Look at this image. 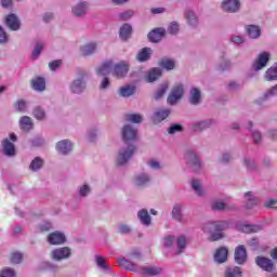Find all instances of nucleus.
I'll use <instances>...</instances> for the list:
<instances>
[{"label": "nucleus", "mask_w": 277, "mask_h": 277, "mask_svg": "<svg viewBox=\"0 0 277 277\" xmlns=\"http://www.w3.org/2000/svg\"><path fill=\"white\" fill-rule=\"evenodd\" d=\"M137 217L141 222V224H143L144 226H150L151 224V219H150V214H148V210L146 209H143V210H140L137 212Z\"/></svg>", "instance_id": "19"}, {"label": "nucleus", "mask_w": 277, "mask_h": 277, "mask_svg": "<svg viewBox=\"0 0 277 277\" xmlns=\"http://www.w3.org/2000/svg\"><path fill=\"white\" fill-rule=\"evenodd\" d=\"M253 127H254V124L252 123V121H248L247 129L251 133L253 143L259 144L263 140V137L261 136V132H259L258 130L252 129Z\"/></svg>", "instance_id": "22"}, {"label": "nucleus", "mask_w": 277, "mask_h": 277, "mask_svg": "<svg viewBox=\"0 0 277 277\" xmlns=\"http://www.w3.org/2000/svg\"><path fill=\"white\" fill-rule=\"evenodd\" d=\"M168 116H170V109H158L154 114V120L156 122H163V120H166V118H168Z\"/></svg>", "instance_id": "30"}, {"label": "nucleus", "mask_w": 277, "mask_h": 277, "mask_svg": "<svg viewBox=\"0 0 277 277\" xmlns=\"http://www.w3.org/2000/svg\"><path fill=\"white\" fill-rule=\"evenodd\" d=\"M186 163L190 166V168L195 171L198 172L201 168L200 160H198V156H196V153L194 150H188L185 155Z\"/></svg>", "instance_id": "3"}, {"label": "nucleus", "mask_w": 277, "mask_h": 277, "mask_svg": "<svg viewBox=\"0 0 277 277\" xmlns=\"http://www.w3.org/2000/svg\"><path fill=\"white\" fill-rule=\"evenodd\" d=\"M127 122H133L134 124H140L142 122V115L140 114H128L126 115Z\"/></svg>", "instance_id": "42"}, {"label": "nucleus", "mask_w": 277, "mask_h": 277, "mask_svg": "<svg viewBox=\"0 0 277 277\" xmlns=\"http://www.w3.org/2000/svg\"><path fill=\"white\" fill-rule=\"evenodd\" d=\"M5 42H8V34L0 26V44H5Z\"/></svg>", "instance_id": "64"}, {"label": "nucleus", "mask_w": 277, "mask_h": 277, "mask_svg": "<svg viewBox=\"0 0 277 277\" xmlns=\"http://www.w3.org/2000/svg\"><path fill=\"white\" fill-rule=\"evenodd\" d=\"M215 263L222 264L228 261V249L226 247L219 248L214 253Z\"/></svg>", "instance_id": "12"}, {"label": "nucleus", "mask_w": 277, "mask_h": 277, "mask_svg": "<svg viewBox=\"0 0 277 277\" xmlns=\"http://www.w3.org/2000/svg\"><path fill=\"white\" fill-rule=\"evenodd\" d=\"M266 81H277V65H274L273 67L268 68L266 74Z\"/></svg>", "instance_id": "38"}, {"label": "nucleus", "mask_w": 277, "mask_h": 277, "mask_svg": "<svg viewBox=\"0 0 277 277\" xmlns=\"http://www.w3.org/2000/svg\"><path fill=\"white\" fill-rule=\"evenodd\" d=\"M153 55V50L150 48H143L136 55L137 62H148Z\"/></svg>", "instance_id": "21"}, {"label": "nucleus", "mask_w": 277, "mask_h": 277, "mask_svg": "<svg viewBox=\"0 0 277 277\" xmlns=\"http://www.w3.org/2000/svg\"><path fill=\"white\" fill-rule=\"evenodd\" d=\"M192 187L194 192H196L197 196H202V187L200 186V182L198 180H193Z\"/></svg>", "instance_id": "50"}, {"label": "nucleus", "mask_w": 277, "mask_h": 277, "mask_svg": "<svg viewBox=\"0 0 277 277\" xmlns=\"http://www.w3.org/2000/svg\"><path fill=\"white\" fill-rule=\"evenodd\" d=\"M3 153L6 157H14L16 155V147L14 143L10 142V138H4L2 141Z\"/></svg>", "instance_id": "14"}, {"label": "nucleus", "mask_w": 277, "mask_h": 277, "mask_svg": "<svg viewBox=\"0 0 277 277\" xmlns=\"http://www.w3.org/2000/svg\"><path fill=\"white\" fill-rule=\"evenodd\" d=\"M212 209L213 211H224V209H226V203L222 201L214 202L212 203Z\"/></svg>", "instance_id": "56"}, {"label": "nucleus", "mask_w": 277, "mask_h": 277, "mask_svg": "<svg viewBox=\"0 0 277 277\" xmlns=\"http://www.w3.org/2000/svg\"><path fill=\"white\" fill-rule=\"evenodd\" d=\"M267 62H269V53L268 52H262L258 55V58L253 63L254 70H263L267 66Z\"/></svg>", "instance_id": "6"}, {"label": "nucleus", "mask_w": 277, "mask_h": 277, "mask_svg": "<svg viewBox=\"0 0 277 277\" xmlns=\"http://www.w3.org/2000/svg\"><path fill=\"white\" fill-rule=\"evenodd\" d=\"M43 45L42 43H37L32 52L34 60H38L39 55L42 53Z\"/></svg>", "instance_id": "53"}, {"label": "nucleus", "mask_w": 277, "mask_h": 277, "mask_svg": "<svg viewBox=\"0 0 277 277\" xmlns=\"http://www.w3.org/2000/svg\"><path fill=\"white\" fill-rule=\"evenodd\" d=\"M235 263L238 265H243V245H239L235 249V254H234Z\"/></svg>", "instance_id": "33"}, {"label": "nucleus", "mask_w": 277, "mask_h": 277, "mask_svg": "<svg viewBox=\"0 0 277 277\" xmlns=\"http://www.w3.org/2000/svg\"><path fill=\"white\" fill-rule=\"evenodd\" d=\"M176 246H177V254H181L185 248H187V238L185 236H180L176 239Z\"/></svg>", "instance_id": "41"}, {"label": "nucleus", "mask_w": 277, "mask_h": 277, "mask_svg": "<svg viewBox=\"0 0 277 277\" xmlns=\"http://www.w3.org/2000/svg\"><path fill=\"white\" fill-rule=\"evenodd\" d=\"M150 182V177L146 174H141L138 176H136V185L141 186V185H146V183Z\"/></svg>", "instance_id": "49"}, {"label": "nucleus", "mask_w": 277, "mask_h": 277, "mask_svg": "<svg viewBox=\"0 0 277 277\" xmlns=\"http://www.w3.org/2000/svg\"><path fill=\"white\" fill-rule=\"evenodd\" d=\"M85 12H88V3L85 2H80L72 9L75 16H83Z\"/></svg>", "instance_id": "34"}, {"label": "nucleus", "mask_w": 277, "mask_h": 277, "mask_svg": "<svg viewBox=\"0 0 277 277\" xmlns=\"http://www.w3.org/2000/svg\"><path fill=\"white\" fill-rule=\"evenodd\" d=\"M245 166L249 170H256V162L250 158H245Z\"/></svg>", "instance_id": "54"}, {"label": "nucleus", "mask_w": 277, "mask_h": 277, "mask_svg": "<svg viewBox=\"0 0 277 277\" xmlns=\"http://www.w3.org/2000/svg\"><path fill=\"white\" fill-rule=\"evenodd\" d=\"M19 127L23 131H31L34 129V122L30 117L24 116L19 120Z\"/></svg>", "instance_id": "26"}, {"label": "nucleus", "mask_w": 277, "mask_h": 277, "mask_svg": "<svg viewBox=\"0 0 277 277\" xmlns=\"http://www.w3.org/2000/svg\"><path fill=\"white\" fill-rule=\"evenodd\" d=\"M264 206L267 209H277V199H268L265 201Z\"/></svg>", "instance_id": "62"}, {"label": "nucleus", "mask_w": 277, "mask_h": 277, "mask_svg": "<svg viewBox=\"0 0 277 277\" xmlns=\"http://www.w3.org/2000/svg\"><path fill=\"white\" fill-rule=\"evenodd\" d=\"M179 131H183V126L181 124H173L168 129V133L173 135V133H177Z\"/></svg>", "instance_id": "58"}, {"label": "nucleus", "mask_w": 277, "mask_h": 277, "mask_svg": "<svg viewBox=\"0 0 277 277\" xmlns=\"http://www.w3.org/2000/svg\"><path fill=\"white\" fill-rule=\"evenodd\" d=\"M137 148L135 145H128L127 149L120 150L117 157V166H124L133 157Z\"/></svg>", "instance_id": "1"}, {"label": "nucleus", "mask_w": 277, "mask_h": 277, "mask_svg": "<svg viewBox=\"0 0 277 277\" xmlns=\"http://www.w3.org/2000/svg\"><path fill=\"white\" fill-rule=\"evenodd\" d=\"M186 21H188L189 25H198V17L192 11L185 13Z\"/></svg>", "instance_id": "47"}, {"label": "nucleus", "mask_w": 277, "mask_h": 277, "mask_svg": "<svg viewBox=\"0 0 277 277\" xmlns=\"http://www.w3.org/2000/svg\"><path fill=\"white\" fill-rule=\"evenodd\" d=\"M161 77V69L154 67L151 70L148 72L146 79L147 83H153V81H157Z\"/></svg>", "instance_id": "31"}, {"label": "nucleus", "mask_w": 277, "mask_h": 277, "mask_svg": "<svg viewBox=\"0 0 277 277\" xmlns=\"http://www.w3.org/2000/svg\"><path fill=\"white\" fill-rule=\"evenodd\" d=\"M117 263L120 265V267H124L126 269H129L130 272H132L133 269V263H131V261L121 258L117 261Z\"/></svg>", "instance_id": "45"}, {"label": "nucleus", "mask_w": 277, "mask_h": 277, "mask_svg": "<svg viewBox=\"0 0 277 277\" xmlns=\"http://www.w3.org/2000/svg\"><path fill=\"white\" fill-rule=\"evenodd\" d=\"M119 96L127 98L129 96H133L135 94V87L134 85H124L118 90Z\"/></svg>", "instance_id": "24"}, {"label": "nucleus", "mask_w": 277, "mask_h": 277, "mask_svg": "<svg viewBox=\"0 0 277 277\" xmlns=\"http://www.w3.org/2000/svg\"><path fill=\"white\" fill-rule=\"evenodd\" d=\"M184 89L183 84H176L170 95L168 96L167 101L170 105H174L180 98L183 97Z\"/></svg>", "instance_id": "5"}, {"label": "nucleus", "mask_w": 277, "mask_h": 277, "mask_svg": "<svg viewBox=\"0 0 277 277\" xmlns=\"http://www.w3.org/2000/svg\"><path fill=\"white\" fill-rule=\"evenodd\" d=\"M241 267L235 266L233 268H227L225 272V277H241Z\"/></svg>", "instance_id": "40"}, {"label": "nucleus", "mask_w": 277, "mask_h": 277, "mask_svg": "<svg viewBox=\"0 0 277 277\" xmlns=\"http://www.w3.org/2000/svg\"><path fill=\"white\" fill-rule=\"evenodd\" d=\"M210 127H211V122L200 121L195 124V131H205V129H209Z\"/></svg>", "instance_id": "51"}, {"label": "nucleus", "mask_w": 277, "mask_h": 277, "mask_svg": "<svg viewBox=\"0 0 277 277\" xmlns=\"http://www.w3.org/2000/svg\"><path fill=\"white\" fill-rule=\"evenodd\" d=\"M160 68H164V70H174V67L176 66V62L172 58H161L158 63Z\"/></svg>", "instance_id": "25"}, {"label": "nucleus", "mask_w": 277, "mask_h": 277, "mask_svg": "<svg viewBox=\"0 0 277 277\" xmlns=\"http://www.w3.org/2000/svg\"><path fill=\"white\" fill-rule=\"evenodd\" d=\"M5 25L11 31H18L21 29V19H18L16 14L11 13L5 17Z\"/></svg>", "instance_id": "7"}, {"label": "nucleus", "mask_w": 277, "mask_h": 277, "mask_svg": "<svg viewBox=\"0 0 277 277\" xmlns=\"http://www.w3.org/2000/svg\"><path fill=\"white\" fill-rule=\"evenodd\" d=\"M121 133L126 144H129V142H135L137 140V129L133 128L131 124L124 126Z\"/></svg>", "instance_id": "2"}, {"label": "nucleus", "mask_w": 277, "mask_h": 277, "mask_svg": "<svg viewBox=\"0 0 277 277\" xmlns=\"http://www.w3.org/2000/svg\"><path fill=\"white\" fill-rule=\"evenodd\" d=\"M56 150L61 153V155H68V153L72 150V143H70L68 140L60 141L56 144Z\"/></svg>", "instance_id": "15"}, {"label": "nucleus", "mask_w": 277, "mask_h": 277, "mask_svg": "<svg viewBox=\"0 0 277 277\" xmlns=\"http://www.w3.org/2000/svg\"><path fill=\"white\" fill-rule=\"evenodd\" d=\"M255 263L263 272H274V263L268 258L258 256Z\"/></svg>", "instance_id": "8"}, {"label": "nucleus", "mask_w": 277, "mask_h": 277, "mask_svg": "<svg viewBox=\"0 0 277 277\" xmlns=\"http://www.w3.org/2000/svg\"><path fill=\"white\" fill-rule=\"evenodd\" d=\"M128 72H129V64L124 62L118 63L113 67V75L117 79H122L127 77Z\"/></svg>", "instance_id": "4"}, {"label": "nucleus", "mask_w": 277, "mask_h": 277, "mask_svg": "<svg viewBox=\"0 0 277 277\" xmlns=\"http://www.w3.org/2000/svg\"><path fill=\"white\" fill-rule=\"evenodd\" d=\"M14 107H15V109H17V111H25L26 103L23 100H18L15 103Z\"/></svg>", "instance_id": "63"}, {"label": "nucleus", "mask_w": 277, "mask_h": 277, "mask_svg": "<svg viewBox=\"0 0 277 277\" xmlns=\"http://www.w3.org/2000/svg\"><path fill=\"white\" fill-rule=\"evenodd\" d=\"M247 34L251 40H256L258 38H261V28L256 25H249L247 27Z\"/></svg>", "instance_id": "23"}, {"label": "nucleus", "mask_w": 277, "mask_h": 277, "mask_svg": "<svg viewBox=\"0 0 277 277\" xmlns=\"http://www.w3.org/2000/svg\"><path fill=\"white\" fill-rule=\"evenodd\" d=\"M119 233L121 235H131V227L127 224H122L119 227Z\"/></svg>", "instance_id": "61"}, {"label": "nucleus", "mask_w": 277, "mask_h": 277, "mask_svg": "<svg viewBox=\"0 0 277 277\" xmlns=\"http://www.w3.org/2000/svg\"><path fill=\"white\" fill-rule=\"evenodd\" d=\"M31 88L36 92H44L47 90V81L42 77H36L31 80Z\"/></svg>", "instance_id": "16"}, {"label": "nucleus", "mask_w": 277, "mask_h": 277, "mask_svg": "<svg viewBox=\"0 0 277 277\" xmlns=\"http://www.w3.org/2000/svg\"><path fill=\"white\" fill-rule=\"evenodd\" d=\"M241 4L239 3V0H224L222 4V9L224 12H238Z\"/></svg>", "instance_id": "11"}, {"label": "nucleus", "mask_w": 277, "mask_h": 277, "mask_svg": "<svg viewBox=\"0 0 277 277\" xmlns=\"http://www.w3.org/2000/svg\"><path fill=\"white\" fill-rule=\"evenodd\" d=\"M48 241L51 246H62L66 243V236L60 232H53L48 236Z\"/></svg>", "instance_id": "9"}, {"label": "nucleus", "mask_w": 277, "mask_h": 277, "mask_svg": "<svg viewBox=\"0 0 277 277\" xmlns=\"http://www.w3.org/2000/svg\"><path fill=\"white\" fill-rule=\"evenodd\" d=\"M181 211H183V208L180 205L174 206L172 210V215L177 222H182L183 220V214L181 213Z\"/></svg>", "instance_id": "44"}, {"label": "nucleus", "mask_w": 277, "mask_h": 277, "mask_svg": "<svg viewBox=\"0 0 277 277\" xmlns=\"http://www.w3.org/2000/svg\"><path fill=\"white\" fill-rule=\"evenodd\" d=\"M190 105H199L200 104V90L197 88H193L190 90V98H189Z\"/></svg>", "instance_id": "35"}, {"label": "nucleus", "mask_w": 277, "mask_h": 277, "mask_svg": "<svg viewBox=\"0 0 277 277\" xmlns=\"http://www.w3.org/2000/svg\"><path fill=\"white\" fill-rule=\"evenodd\" d=\"M42 166H44V160H42V158L40 157H36L29 166V169L32 172H38V170H40V168H42Z\"/></svg>", "instance_id": "36"}, {"label": "nucleus", "mask_w": 277, "mask_h": 277, "mask_svg": "<svg viewBox=\"0 0 277 277\" xmlns=\"http://www.w3.org/2000/svg\"><path fill=\"white\" fill-rule=\"evenodd\" d=\"M166 92H168V84H162L154 95L155 101H159V98H162Z\"/></svg>", "instance_id": "46"}, {"label": "nucleus", "mask_w": 277, "mask_h": 277, "mask_svg": "<svg viewBox=\"0 0 277 277\" xmlns=\"http://www.w3.org/2000/svg\"><path fill=\"white\" fill-rule=\"evenodd\" d=\"M114 66V62L106 61L103 63V65L96 69V74L101 77H106V75H109L111 72V68Z\"/></svg>", "instance_id": "17"}, {"label": "nucleus", "mask_w": 277, "mask_h": 277, "mask_svg": "<svg viewBox=\"0 0 277 277\" xmlns=\"http://www.w3.org/2000/svg\"><path fill=\"white\" fill-rule=\"evenodd\" d=\"M212 230L221 233V230H224V224L208 223L203 226V233H212Z\"/></svg>", "instance_id": "32"}, {"label": "nucleus", "mask_w": 277, "mask_h": 277, "mask_svg": "<svg viewBox=\"0 0 277 277\" xmlns=\"http://www.w3.org/2000/svg\"><path fill=\"white\" fill-rule=\"evenodd\" d=\"M0 277H16V273L12 268H2L0 271Z\"/></svg>", "instance_id": "52"}, {"label": "nucleus", "mask_w": 277, "mask_h": 277, "mask_svg": "<svg viewBox=\"0 0 277 277\" xmlns=\"http://www.w3.org/2000/svg\"><path fill=\"white\" fill-rule=\"evenodd\" d=\"M172 243H174V236H167L163 238L164 248H172Z\"/></svg>", "instance_id": "59"}, {"label": "nucleus", "mask_w": 277, "mask_h": 277, "mask_svg": "<svg viewBox=\"0 0 277 277\" xmlns=\"http://www.w3.org/2000/svg\"><path fill=\"white\" fill-rule=\"evenodd\" d=\"M245 202L247 209H252L255 205H259V198L254 196L252 192H248L245 194Z\"/></svg>", "instance_id": "18"}, {"label": "nucleus", "mask_w": 277, "mask_h": 277, "mask_svg": "<svg viewBox=\"0 0 277 277\" xmlns=\"http://www.w3.org/2000/svg\"><path fill=\"white\" fill-rule=\"evenodd\" d=\"M34 116L37 118V120H43L45 114L40 107H36L34 109Z\"/></svg>", "instance_id": "55"}, {"label": "nucleus", "mask_w": 277, "mask_h": 277, "mask_svg": "<svg viewBox=\"0 0 277 277\" xmlns=\"http://www.w3.org/2000/svg\"><path fill=\"white\" fill-rule=\"evenodd\" d=\"M81 55L83 57H88V55H92L96 51V43H88L80 48Z\"/></svg>", "instance_id": "28"}, {"label": "nucleus", "mask_w": 277, "mask_h": 277, "mask_svg": "<svg viewBox=\"0 0 277 277\" xmlns=\"http://www.w3.org/2000/svg\"><path fill=\"white\" fill-rule=\"evenodd\" d=\"M263 230V227H261V225H256V224H243V233L250 234V233H259Z\"/></svg>", "instance_id": "37"}, {"label": "nucleus", "mask_w": 277, "mask_h": 277, "mask_svg": "<svg viewBox=\"0 0 277 277\" xmlns=\"http://www.w3.org/2000/svg\"><path fill=\"white\" fill-rule=\"evenodd\" d=\"M272 96H277V84L266 91L264 95L256 101L258 105H263L265 101H268Z\"/></svg>", "instance_id": "20"}, {"label": "nucleus", "mask_w": 277, "mask_h": 277, "mask_svg": "<svg viewBox=\"0 0 277 277\" xmlns=\"http://www.w3.org/2000/svg\"><path fill=\"white\" fill-rule=\"evenodd\" d=\"M161 272H162L161 267L143 268V274H145L146 276H157V275L161 274Z\"/></svg>", "instance_id": "43"}, {"label": "nucleus", "mask_w": 277, "mask_h": 277, "mask_svg": "<svg viewBox=\"0 0 277 277\" xmlns=\"http://www.w3.org/2000/svg\"><path fill=\"white\" fill-rule=\"evenodd\" d=\"M71 250L68 247L58 248L52 251V258L54 261H62L70 256Z\"/></svg>", "instance_id": "10"}, {"label": "nucleus", "mask_w": 277, "mask_h": 277, "mask_svg": "<svg viewBox=\"0 0 277 277\" xmlns=\"http://www.w3.org/2000/svg\"><path fill=\"white\" fill-rule=\"evenodd\" d=\"M168 31L172 36L179 34V24L176 22L171 23V25L168 28Z\"/></svg>", "instance_id": "57"}, {"label": "nucleus", "mask_w": 277, "mask_h": 277, "mask_svg": "<svg viewBox=\"0 0 277 277\" xmlns=\"http://www.w3.org/2000/svg\"><path fill=\"white\" fill-rule=\"evenodd\" d=\"M164 36H166V29L156 28L148 34V40L149 42H161Z\"/></svg>", "instance_id": "13"}, {"label": "nucleus", "mask_w": 277, "mask_h": 277, "mask_svg": "<svg viewBox=\"0 0 277 277\" xmlns=\"http://www.w3.org/2000/svg\"><path fill=\"white\" fill-rule=\"evenodd\" d=\"M11 263L14 265H18V263H23V253L13 252L11 254Z\"/></svg>", "instance_id": "48"}, {"label": "nucleus", "mask_w": 277, "mask_h": 277, "mask_svg": "<svg viewBox=\"0 0 277 277\" xmlns=\"http://www.w3.org/2000/svg\"><path fill=\"white\" fill-rule=\"evenodd\" d=\"M133 31V28L129 24H123L120 28V38L121 40H129L131 38V34Z\"/></svg>", "instance_id": "29"}, {"label": "nucleus", "mask_w": 277, "mask_h": 277, "mask_svg": "<svg viewBox=\"0 0 277 277\" xmlns=\"http://www.w3.org/2000/svg\"><path fill=\"white\" fill-rule=\"evenodd\" d=\"M84 89L85 83L81 79L75 80L70 87V90L74 94H81V92H83Z\"/></svg>", "instance_id": "27"}, {"label": "nucleus", "mask_w": 277, "mask_h": 277, "mask_svg": "<svg viewBox=\"0 0 277 277\" xmlns=\"http://www.w3.org/2000/svg\"><path fill=\"white\" fill-rule=\"evenodd\" d=\"M96 265L100 267V269L109 271L111 269V266L107 264V260L105 258L97 255L95 256Z\"/></svg>", "instance_id": "39"}, {"label": "nucleus", "mask_w": 277, "mask_h": 277, "mask_svg": "<svg viewBox=\"0 0 277 277\" xmlns=\"http://www.w3.org/2000/svg\"><path fill=\"white\" fill-rule=\"evenodd\" d=\"M133 14H134V12L129 10L123 13H120L119 18H121V21H129V18H131L133 16Z\"/></svg>", "instance_id": "60"}]
</instances>
